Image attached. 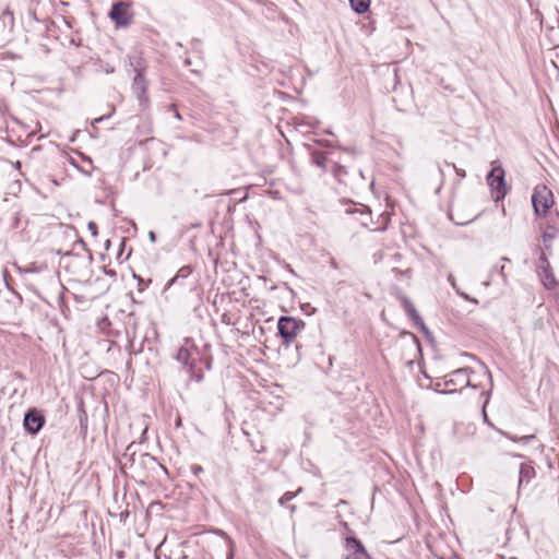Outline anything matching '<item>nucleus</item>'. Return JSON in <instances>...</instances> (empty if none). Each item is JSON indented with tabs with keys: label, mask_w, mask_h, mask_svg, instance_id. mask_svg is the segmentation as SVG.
<instances>
[{
	"label": "nucleus",
	"mask_w": 559,
	"mask_h": 559,
	"mask_svg": "<svg viewBox=\"0 0 559 559\" xmlns=\"http://www.w3.org/2000/svg\"><path fill=\"white\" fill-rule=\"evenodd\" d=\"M122 460L123 467L128 468L133 478L139 479L141 483H145L151 478L158 479L160 474L169 476L167 467L159 463L155 456L150 453L136 454L133 443L127 447Z\"/></svg>",
	"instance_id": "obj_1"
},
{
	"label": "nucleus",
	"mask_w": 559,
	"mask_h": 559,
	"mask_svg": "<svg viewBox=\"0 0 559 559\" xmlns=\"http://www.w3.org/2000/svg\"><path fill=\"white\" fill-rule=\"evenodd\" d=\"M306 323L301 319L282 316L277 320V336L282 345L288 347L305 329Z\"/></svg>",
	"instance_id": "obj_2"
},
{
	"label": "nucleus",
	"mask_w": 559,
	"mask_h": 559,
	"mask_svg": "<svg viewBox=\"0 0 559 559\" xmlns=\"http://www.w3.org/2000/svg\"><path fill=\"white\" fill-rule=\"evenodd\" d=\"M532 206L537 217H544L554 205L552 191L544 183L537 185L532 193Z\"/></svg>",
	"instance_id": "obj_3"
},
{
	"label": "nucleus",
	"mask_w": 559,
	"mask_h": 559,
	"mask_svg": "<svg viewBox=\"0 0 559 559\" xmlns=\"http://www.w3.org/2000/svg\"><path fill=\"white\" fill-rule=\"evenodd\" d=\"M486 180L491 189L495 201L503 200L509 192V187L506 182V171L502 166H493L488 173Z\"/></svg>",
	"instance_id": "obj_4"
},
{
	"label": "nucleus",
	"mask_w": 559,
	"mask_h": 559,
	"mask_svg": "<svg viewBox=\"0 0 559 559\" xmlns=\"http://www.w3.org/2000/svg\"><path fill=\"white\" fill-rule=\"evenodd\" d=\"M108 17L115 23L117 28L129 26L133 20L131 4L127 1L114 2L108 12Z\"/></svg>",
	"instance_id": "obj_5"
},
{
	"label": "nucleus",
	"mask_w": 559,
	"mask_h": 559,
	"mask_svg": "<svg viewBox=\"0 0 559 559\" xmlns=\"http://www.w3.org/2000/svg\"><path fill=\"white\" fill-rule=\"evenodd\" d=\"M472 372L473 370L469 367L457 368L443 377V384L449 389H456V386H460L457 392H461L462 389L466 386L476 388V385L472 384L469 379V374Z\"/></svg>",
	"instance_id": "obj_6"
},
{
	"label": "nucleus",
	"mask_w": 559,
	"mask_h": 559,
	"mask_svg": "<svg viewBox=\"0 0 559 559\" xmlns=\"http://www.w3.org/2000/svg\"><path fill=\"white\" fill-rule=\"evenodd\" d=\"M345 554L341 559H373L362 542L355 535H347L344 539Z\"/></svg>",
	"instance_id": "obj_7"
},
{
	"label": "nucleus",
	"mask_w": 559,
	"mask_h": 559,
	"mask_svg": "<svg viewBox=\"0 0 559 559\" xmlns=\"http://www.w3.org/2000/svg\"><path fill=\"white\" fill-rule=\"evenodd\" d=\"M46 417L41 411L36 407L28 408L23 418V428L26 433L36 436L44 428Z\"/></svg>",
	"instance_id": "obj_8"
},
{
	"label": "nucleus",
	"mask_w": 559,
	"mask_h": 559,
	"mask_svg": "<svg viewBox=\"0 0 559 559\" xmlns=\"http://www.w3.org/2000/svg\"><path fill=\"white\" fill-rule=\"evenodd\" d=\"M400 301H401V305H402L405 313L412 320L414 325L425 335V337L427 340H432V335H431L430 330L425 324L423 318L420 317V314L416 310V308H415L414 304L412 302V300L408 297L403 295V296H400Z\"/></svg>",
	"instance_id": "obj_9"
},
{
	"label": "nucleus",
	"mask_w": 559,
	"mask_h": 559,
	"mask_svg": "<svg viewBox=\"0 0 559 559\" xmlns=\"http://www.w3.org/2000/svg\"><path fill=\"white\" fill-rule=\"evenodd\" d=\"M132 92L136 96L139 104L142 109H145L148 107L150 104V97H148V83L145 79V76H133L132 80Z\"/></svg>",
	"instance_id": "obj_10"
},
{
	"label": "nucleus",
	"mask_w": 559,
	"mask_h": 559,
	"mask_svg": "<svg viewBox=\"0 0 559 559\" xmlns=\"http://www.w3.org/2000/svg\"><path fill=\"white\" fill-rule=\"evenodd\" d=\"M200 355V350L197 346L188 347H179L176 354V360L181 364L182 368L188 371L193 366L197 365V358L193 355Z\"/></svg>",
	"instance_id": "obj_11"
},
{
	"label": "nucleus",
	"mask_w": 559,
	"mask_h": 559,
	"mask_svg": "<svg viewBox=\"0 0 559 559\" xmlns=\"http://www.w3.org/2000/svg\"><path fill=\"white\" fill-rule=\"evenodd\" d=\"M128 71H132L134 76H145L147 62L141 51H134L128 55Z\"/></svg>",
	"instance_id": "obj_12"
},
{
	"label": "nucleus",
	"mask_w": 559,
	"mask_h": 559,
	"mask_svg": "<svg viewBox=\"0 0 559 559\" xmlns=\"http://www.w3.org/2000/svg\"><path fill=\"white\" fill-rule=\"evenodd\" d=\"M559 237V225L552 219L548 222L542 233L543 245L545 250L552 252V240Z\"/></svg>",
	"instance_id": "obj_13"
},
{
	"label": "nucleus",
	"mask_w": 559,
	"mask_h": 559,
	"mask_svg": "<svg viewBox=\"0 0 559 559\" xmlns=\"http://www.w3.org/2000/svg\"><path fill=\"white\" fill-rule=\"evenodd\" d=\"M536 273L540 280L542 285L547 290H555L559 286V282L557 281L552 266L536 270Z\"/></svg>",
	"instance_id": "obj_14"
},
{
	"label": "nucleus",
	"mask_w": 559,
	"mask_h": 559,
	"mask_svg": "<svg viewBox=\"0 0 559 559\" xmlns=\"http://www.w3.org/2000/svg\"><path fill=\"white\" fill-rule=\"evenodd\" d=\"M305 147L310 152L311 162L319 167L323 173L329 171L328 167V154L321 151L312 150L310 144H304Z\"/></svg>",
	"instance_id": "obj_15"
},
{
	"label": "nucleus",
	"mask_w": 559,
	"mask_h": 559,
	"mask_svg": "<svg viewBox=\"0 0 559 559\" xmlns=\"http://www.w3.org/2000/svg\"><path fill=\"white\" fill-rule=\"evenodd\" d=\"M78 417L80 424V435L83 439L86 438L87 427H88V415L85 411V405L83 400H80L78 403Z\"/></svg>",
	"instance_id": "obj_16"
},
{
	"label": "nucleus",
	"mask_w": 559,
	"mask_h": 559,
	"mask_svg": "<svg viewBox=\"0 0 559 559\" xmlns=\"http://www.w3.org/2000/svg\"><path fill=\"white\" fill-rule=\"evenodd\" d=\"M193 270H194V267L191 264L181 266L177 271L176 275L169 280V282L166 285V289H168L173 285L181 284V282L183 280H186L187 277H189L192 274Z\"/></svg>",
	"instance_id": "obj_17"
},
{
	"label": "nucleus",
	"mask_w": 559,
	"mask_h": 559,
	"mask_svg": "<svg viewBox=\"0 0 559 559\" xmlns=\"http://www.w3.org/2000/svg\"><path fill=\"white\" fill-rule=\"evenodd\" d=\"M97 325L102 333L107 336L118 337L121 334V330L115 328L114 323L107 317L102 318Z\"/></svg>",
	"instance_id": "obj_18"
},
{
	"label": "nucleus",
	"mask_w": 559,
	"mask_h": 559,
	"mask_svg": "<svg viewBox=\"0 0 559 559\" xmlns=\"http://www.w3.org/2000/svg\"><path fill=\"white\" fill-rule=\"evenodd\" d=\"M534 477L535 468L531 464L522 463L519 472V487H521L523 483H528Z\"/></svg>",
	"instance_id": "obj_19"
},
{
	"label": "nucleus",
	"mask_w": 559,
	"mask_h": 559,
	"mask_svg": "<svg viewBox=\"0 0 559 559\" xmlns=\"http://www.w3.org/2000/svg\"><path fill=\"white\" fill-rule=\"evenodd\" d=\"M331 173L338 183L347 185L348 170L345 166L335 162L332 165Z\"/></svg>",
	"instance_id": "obj_20"
},
{
	"label": "nucleus",
	"mask_w": 559,
	"mask_h": 559,
	"mask_svg": "<svg viewBox=\"0 0 559 559\" xmlns=\"http://www.w3.org/2000/svg\"><path fill=\"white\" fill-rule=\"evenodd\" d=\"M346 213L347 214L359 213L362 216L361 225L366 228L369 227V224L372 222L371 210L367 205H361V207H359V209H348V210H346Z\"/></svg>",
	"instance_id": "obj_21"
},
{
	"label": "nucleus",
	"mask_w": 559,
	"mask_h": 559,
	"mask_svg": "<svg viewBox=\"0 0 559 559\" xmlns=\"http://www.w3.org/2000/svg\"><path fill=\"white\" fill-rule=\"evenodd\" d=\"M371 0H349L352 10L357 14L366 13L370 8Z\"/></svg>",
	"instance_id": "obj_22"
},
{
	"label": "nucleus",
	"mask_w": 559,
	"mask_h": 559,
	"mask_svg": "<svg viewBox=\"0 0 559 559\" xmlns=\"http://www.w3.org/2000/svg\"><path fill=\"white\" fill-rule=\"evenodd\" d=\"M490 395H491V390L481 392V396L486 397L485 402L483 404L481 413H483L484 423H486L489 427L495 428L493 424L490 421V419L488 418V415L486 413V406L489 403Z\"/></svg>",
	"instance_id": "obj_23"
},
{
	"label": "nucleus",
	"mask_w": 559,
	"mask_h": 559,
	"mask_svg": "<svg viewBox=\"0 0 559 559\" xmlns=\"http://www.w3.org/2000/svg\"><path fill=\"white\" fill-rule=\"evenodd\" d=\"M549 252H540V255L537 258V261L535 263L536 270L545 269L551 266L549 260H548Z\"/></svg>",
	"instance_id": "obj_24"
},
{
	"label": "nucleus",
	"mask_w": 559,
	"mask_h": 559,
	"mask_svg": "<svg viewBox=\"0 0 559 559\" xmlns=\"http://www.w3.org/2000/svg\"><path fill=\"white\" fill-rule=\"evenodd\" d=\"M126 333H127V337H128V342H129L128 350H129L130 355H139L140 353H142L143 352V343L140 345V347L138 349H135L133 346L134 333L131 335L128 330H126Z\"/></svg>",
	"instance_id": "obj_25"
},
{
	"label": "nucleus",
	"mask_w": 559,
	"mask_h": 559,
	"mask_svg": "<svg viewBox=\"0 0 559 559\" xmlns=\"http://www.w3.org/2000/svg\"><path fill=\"white\" fill-rule=\"evenodd\" d=\"M444 385L441 379H437V381L433 383V390L440 394H454L457 393V389H441V386Z\"/></svg>",
	"instance_id": "obj_26"
},
{
	"label": "nucleus",
	"mask_w": 559,
	"mask_h": 559,
	"mask_svg": "<svg viewBox=\"0 0 559 559\" xmlns=\"http://www.w3.org/2000/svg\"><path fill=\"white\" fill-rule=\"evenodd\" d=\"M190 374V379L200 383L204 379L202 370L197 369V365L187 371Z\"/></svg>",
	"instance_id": "obj_27"
},
{
	"label": "nucleus",
	"mask_w": 559,
	"mask_h": 559,
	"mask_svg": "<svg viewBox=\"0 0 559 559\" xmlns=\"http://www.w3.org/2000/svg\"><path fill=\"white\" fill-rule=\"evenodd\" d=\"M198 356H199V360H200V362H201L202 365H204V367H205L207 370H211V368H212V361H213L212 356H211L210 354L205 353V352H204V353H202V354L200 353V355H198Z\"/></svg>",
	"instance_id": "obj_28"
},
{
	"label": "nucleus",
	"mask_w": 559,
	"mask_h": 559,
	"mask_svg": "<svg viewBox=\"0 0 559 559\" xmlns=\"http://www.w3.org/2000/svg\"><path fill=\"white\" fill-rule=\"evenodd\" d=\"M76 247H80L82 250H84L87 253V257H88L90 261L93 260V254H92L91 250L87 249L86 243H85V241L83 239H78L74 242V248H76Z\"/></svg>",
	"instance_id": "obj_29"
},
{
	"label": "nucleus",
	"mask_w": 559,
	"mask_h": 559,
	"mask_svg": "<svg viewBox=\"0 0 559 559\" xmlns=\"http://www.w3.org/2000/svg\"><path fill=\"white\" fill-rule=\"evenodd\" d=\"M296 497V492L286 491L278 500L281 506H285L287 502L293 500Z\"/></svg>",
	"instance_id": "obj_30"
},
{
	"label": "nucleus",
	"mask_w": 559,
	"mask_h": 559,
	"mask_svg": "<svg viewBox=\"0 0 559 559\" xmlns=\"http://www.w3.org/2000/svg\"><path fill=\"white\" fill-rule=\"evenodd\" d=\"M133 278L136 280L138 284H139V290L142 292L145 287L148 286V284L152 282L151 280H148L147 282H145L144 278H142L140 275L133 273Z\"/></svg>",
	"instance_id": "obj_31"
},
{
	"label": "nucleus",
	"mask_w": 559,
	"mask_h": 559,
	"mask_svg": "<svg viewBox=\"0 0 559 559\" xmlns=\"http://www.w3.org/2000/svg\"><path fill=\"white\" fill-rule=\"evenodd\" d=\"M445 165H447V166H449V167H451V168L455 171V174L457 175V177H459L460 179H464V178H465L466 173H465V170H464V169H460V168H457V167L455 166V164H452V163H445Z\"/></svg>",
	"instance_id": "obj_32"
},
{
	"label": "nucleus",
	"mask_w": 559,
	"mask_h": 559,
	"mask_svg": "<svg viewBox=\"0 0 559 559\" xmlns=\"http://www.w3.org/2000/svg\"><path fill=\"white\" fill-rule=\"evenodd\" d=\"M87 229L91 231L92 236L96 237L98 235V227L95 222H90L87 224Z\"/></svg>",
	"instance_id": "obj_33"
},
{
	"label": "nucleus",
	"mask_w": 559,
	"mask_h": 559,
	"mask_svg": "<svg viewBox=\"0 0 559 559\" xmlns=\"http://www.w3.org/2000/svg\"><path fill=\"white\" fill-rule=\"evenodd\" d=\"M9 111V105L5 99L0 98V114L1 116H5V114Z\"/></svg>",
	"instance_id": "obj_34"
},
{
	"label": "nucleus",
	"mask_w": 559,
	"mask_h": 559,
	"mask_svg": "<svg viewBox=\"0 0 559 559\" xmlns=\"http://www.w3.org/2000/svg\"><path fill=\"white\" fill-rule=\"evenodd\" d=\"M251 445H252L253 451L257 453H264L266 450L262 443L255 444L253 441H251Z\"/></svg>",
	"instance_id": "obj_35"
},
{
	"label": "nucleus",
	"mask_w": 559,
	"mask_h": 559,
	"mask_svg": "<svg viewBox=\"0 0 559 559\" xmlns=\"http://www.w3.org/2000/svg\"><path fill=\"white\" fill-rule=\"evenodd\" d=\"M456 293H457L460 296H462L465 300H468V301H471V302H473V304H475V305H477V304H478V300H477L476 298H472L469 295H467V294H465V293H462V292H460L459 289H456Z\"/></svg>",
	"instance_id": "obj_36"
},
{
	"label": "nucleus",
	"mask_w": 559,
	"mask_h": 559,
	"mask_svg": "<svg viewBox=\"0 0 559 559\" xmlns=\"http://www.w3.org/2000/svg\"><path fill=\"white\" fill-rule=\"evenodd\" d=\"M456 293H457L460 296H462L465 300H468V301H471V302H473V304H475V305H477V304H478V300H477L476 298H472L469 295H467V294H465V293H462V292H460L459 289H456Z\"/></svg>",
	"instance_id": "obj_37"
},
{
	"label": "nucleus",
	"mask_w": 559,
	"mask_h": 559,
	"mask_svg": "<svg viewBox=\"0 0 559 559\" xmlns=\"http://www.w3.org/2000/svg\"><path fill=\"white\" fill-rule=\"evenodd\" d=\"M534 438H535V436H533V435L523 436V437H520V438H519V442H521V443H523V444H527V443H528V442H531Z\"/></svg>",
	"instance_id": "obj_38"
},
{
	"label": "nucleus",
	"mask_w": 559,
	"mask_h": 559,
	"mask_svg": "<svg viewBox=\"0 0 559 559\" xmlns=\"http://www.w3.org/2000/svg\"><path fill=\"white\" fill-rule=\"evenodd\" d=\"M540 252H548V251H547V250H545V246H544V245H543V247H542V246H539V245H536V246L534 247V249H533V253H534V254H536L537 257H539V255H540Z\"/></svg>",
	"instance_id": "obj_39"
},
{
	"label": "nucleus",
	"mask_w": 559,
	"mask_h": 559,
	"mask_svg": "<svg viewBox=\"0 0 559 559\" xmlns=\"http://www.w3.org/2000/svg\"><path fill=\"white\" fill-rule=\"evenodd\" d=\"M316 143L325 147H334L333 143L328 140H317Z\"/></svg>",
	"instance_id": "obj_40"
},
{
	"label": "nucleus",
	"mask_w": 559,
	"mask_h": 559,
	"mask_svg": "<svg viewBox=\"0 0 559 559\" xmlns=\"http://www.w3.org/2000/svg\"><path fill=\"white\" fill-rule=\"evenodd\" d=\"M191 471L195 476H199L201 473H203V467L201 465H192Z\"/></svg>",
	"instance_id": "obj_41"
},
{
	"label": "nucleus",
	"mask_w": 559,
	"mask_h": 559,
	"mask_svg": "<svg viewBox=\"0 0 559 559\" xmlns=\"http://www.w3.org/2000/svg\"><path fill=\"white\" fill-rule=\"evenodd\" d=\"M499 432L501 435H503L506 438H508L509 440H511L513 442H519V438L516 436H513V435H511L509 432H504V431H501V430H499Z\"/></svg>",
	"instance_id": "obj_42"
},
{
	"label": "nucleus",
	"mask_w": 559,
	"mask_h": 559,
	"mask_svg": "<svg viewBox=\"0 0 559 559\" xmlns=\"http://www.w3.org/2000/svg\"><path fill=\"white\" fill-rule=\"evenodd\" d=\"M499 274H500V276L502 278L503 284H507L508 283V276H507V274L504 272V265H501L499 267Z\"/></svg>",
	"instance_id": "obj_43"
},
{
	"label": "nucleus",
	"mask_w": 559,
	"mask_h": 559,
	"mask_svg": "<svg viewBox=\"0 0 559 559\" xmlns=\"http://www.w3.org/2000/svg\"><path fill=\"white\" fill-rule=\"evenodd\" d=\"M109 116H102L92 121V127L96 130V126L107 119Z\"/></svg>",
	"instance_id": "obj_44"
},
{
	"label": "nucleus",
	"mask_w": 559,
	"mask_h": 559,
	"mask_svg": "<svg viewBox=\"0 0 559 559\" xmlns=\"http://www.w3.org/2000/svg\"><path fill=\"white\" fill-rule=\"evenodd\" d=\"M104 272H105L106 275H108L110 277H116V275H117L115 270H110V269L104 267Z\"/></svg>",
	"instance_id": "obj_45"
},
{
	"label": "nucleus",
	"mask_w": 559,
	"mask_h": 559,
	"mask_svg": "<svg viewBox=\"0 0 559 559\" xmlns=\"http://www.w3.org/2000/svg\"><path fill=\"white\" fill-rule=\"evenodd\" d=\"M10 277L9 271L7 269H3V280L5 282L7 287L10 289L8 278Z\"/></svg>",
	"instance_id": "obj_46"
},
{
	"label": "nucleus",
	"mask_w": 559,
	"mask_h": 559,
	"mask_svg": "<svg viewBox=\"0 0 559 559\" xmlns=\"http://www.w3.org/2000/svg\"><path fill=\"white\" fill-rule=\"evenodd\" d=\"M171 108H173V110H174V116H175V118H176V119H178V120H181V119H182V117H181L180 112L177 110L176 106H175V105H171Z\"/></svg>",
	"instance_id": "obj_47"
},
{
	"label": "nucleus",
	"mask_w": 559,
	"mask_h": 559,
	"mask_svg": "<svg viewBox=\"0 0 559 559\" xmlns=\"http://www.w3.org/2000/svg\"><path fill=\"white\" fill-rule=\"evenodd\" d=\"M148 238H150V240L152 242H155L156 241V234L153 230L148 231Z\"/></svg>",
	"instance_id": "obj_48"
},
{
	"label": "nucleus",
	"mask_w": 559,
	"mask_h": 559,
	"mask_svg": "<svg viewBox=\"0 0 559 559\" xmlns=\"http://www.w3.org/2000/svg\"><path fill=\"white\" fill-rule=\"evenodd\" d=\"M72 164L80 170L82 171L83 174H85L86 176H91V171L90 170H85L83 168H80L74 162H72Z\"/></svg>",
	"instance_id": "obj_49"
},
{
	"label": "nucleus",
	"mask_w": 559,
	"mask_h": 559,
	"mask_svg": "<svg viewBox=\"0 0 559 559\" xmlns=\"http://www.w3.org/2000/svg\"><path fill=\"white\" fill-rule=\"evenodd\" d=\"M408 334H409V335H412V337H413L414 342H415V343H416V345L418 346V349H420V343H419L418 337H417L415 334L411 333V332H409Z\"/></svg>",
	"instance_id": "obj_50"
},
{
	"label": "nucleus",
	"mask_w": 559,
	"mask_h": 559,
	"mask_svg": "<svg viewBox=\"0 0 559 559\" xmlns=\"http://www.w3.org/2000/svg\"><path fill=\"white\" fill-rule=\"evenodd\" d=\"M112 347H116L118 350H120V345L117 344L115 341L110 342V346L108 347V350H110Z\"/></svg>",
	"instance_id": "obj_51"
},
{
	"label": "nucleus",
	"mask_w": 559,
	"mask_h": 559,
	"mask_svg": "<svg viewBox=\"0 0 559 559\" xmlns=\"http://www.w3.org/2000/svg\"><path fill=\"white\" fill-rule=\"evenodd\" d=\"M485 372H486V374H487V376H488V378H489L490 384L492 385V378H491V373H490V371H489V369H488L487 367H485Z\"/></svg>",
	"instance_id": "obj_52"
},
{
	"label": "nucleus",
	"mask_w": 559,
	"mask_h": 559,
	"mask_svg": "<svg viewBox=\"0 0 559 559\" xmlns=\"http://www.w3.org/2000/svg\"><path fill=\"white\" fill-rule=\"evenodd\" d=\"M330 264H331V266H332L333 269H337V263H336V261H335L334 259H331Z\"/></svg>",
	"instance_id": "obj_53"
},
{
	"label": "nucleus",
	"mask_w": 559,
	"mask_h": 559,
	"mask_svg": "<svg viewBox=\"0 0 559 559\" xmlns=\"http://www.w3.org/2000/svg\"><path fill=\"white\" fill-rule=\"evenodd\" d=\"M493 272H498L499 273V267L498 266H493L492 267V270L490 271V274H489L490 277L492 276Z\"/></svg>",
	"instance_id": "obj_54"
},
{
	"label": "nucleus",
	"mask_w": 559,
	"mask_h": 559,
	"mask_svg": "<svg viewBox=\"0 0 559 559\" xmlns=\"http://www.w3.org/2000/svg\"><path fill=\"white\" fill-rule=\"evenodd\" d=\"M385 229H386V225L379 226V227L374 228V230H380V231H383Z\"/></svg>",
	"instance_id": "obj_55"
},
{
	"label": "nucleus",
	"mask_w": 559,
	"mask_h": 559,
	"mask_svg": "<svg viewBox=\"0 0 559 559\" xmlns=\"http://www.w3.org/2000/svg\"><path fill=\"white\" fill-rule=\"evenodd\" d=\"M106 72L107 73H112L114 72V68L112 67L111 68H106Z\"/></svg>",
	"instance_id": "obj_56"
},
{
	"label": "nucleus",
	"mask_w": 559,
	"mask_h": 559,
	"mask_svg": "<svg viewBox=\"0 0 559 559\" xmlns=\"http://www.w3.org/2000/svg\"><path fill=\"white\" fill-rule=\"evenodd\" d=\"M501 261H503V262H510V259H509L508 257H502V258H501Z\"/></svg>",
	"instance_id": "obj_57"
},
{
	"label": "nucleus",
	"mask_w": 559,
	"mask_h": 559,
	"mask_svg": "<svg viewBox=\"0 0 559 559\" xmlns=\"http://www.w3.org/2000/svg\"><path fill=\"white\" fill-rule=\"evenodd\" d=\"M199 43H200V39H198V38H193V39H192V44H193V45L199 44Z\"/></svg>",
	"instance_id": "obj_58"
},
{
	"label": "nucleus",
	"mask_w": 559,
	"mask_h": 559,
	"mask_svg": "<svg viewBox=\"0 0 559 559\" xmlns=\"http://www.w3.org/2000/svg\"><path fill=\"white\" fill-rule=\"evenodd\" d=\"M449 281L452 283L453 288L456 289L455 284L452 282V275L449 276Z\"/></svg>",
	"instance_id": "obj_59"
},
{
	"label": "nucleus",
	"mask_w": 559,
	"mask_h": 559,
	"mask_svg": "<svg viewBox=\"0 0 559 559\" xmlns=\"http://www.w3.org/2000/svg\"><path fill=\"white\" fill-rule=\"evenodd\" d=\"M117 556H118V558H120V559H121V558L123 557V551H119V552L117 554Z\"/></svg>",
	"instance_id": "obj_60"
},
{
	"label": "nucleus",
	"mask_w": 559,
	"mask_h": 559,
	"mask_svg": "<svg viewBox=\"0 0 559 559\" xmlns=\"http://www.w3.org/2000/svg\"><path fill=\"white\" fill-rule=\"evenodd\" d=\"M489 285H490V280H489V281L484 282V286L488 287Z\"/></svg>",
	"instance_id": "obj_61"
},
{
	"label": "nucleus",
	"mask_w": 559,
	"mask_h": 559,
	"mask_svg": "<svg viewBox=\"0 0 559 559\" xmlns=\"http://www.w3.org/2000/svg\"><path fill=\"white\" fill-rule=\"evenodd\" d=\"M358 174L362 179L365 178L361 169L358 170Z\"/></svg>",
	"instance_id": "obj_62"
},
{
	"label": "nucleus",
	"mask_w": 559,
	"mask_h": 559,
	"mask_svg": "<svg viewBox=\"0 0 559 559\" xmlns=\"http://www.w3.org/2000/svg\"><path fill=\"white\" fill-rule=\"evenodd\" d=\"M300 348H301V345L296 344V349H297L298 352L300 350Z\"/></svg>",
	"instance_id": "obj_63"
},
{
	"label": "nucleus",
	"mask_w": 559,
	"mask_h": 559,
	"mask_svg": "<svg viewBox=\"0 0 559 559\" xmlns=\"http://www.w3.org/2000/svg\"><path fill=\"white\" fill-rule=\"evenodd\" d=\"M86 162H88V164H92V159L90 157L85 158Z\"/></svg>",
	"instance_id": "obj_64"
}]
</instances>
